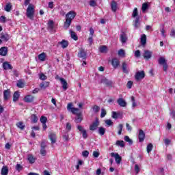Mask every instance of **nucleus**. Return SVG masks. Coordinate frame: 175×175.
Here are the masks:
<instances>
[{"mask_svg": "<svg viewBox=\"0 0 175 175\" xmlns=\"http://www.w3.org/2000/svg\"><path fill=\"white\" fill-rule=\"evenodd\" d=\"M76 17V12L74 11H70L66 15V21L64 22V28L65 29H68L69 27H70V24H72V21Z\"/></svg>", "mask_w": 175, "mask_h": 175, "instance_id": "nucleus-1", "label": "nucleus"}, {"mask_svg": "<svg viewBox=\"0 0 175 175\" xmlns=\"http://www.w3.org/2000/svg\"><path fill=\"white\" fill-rule=\"evenodd\" d=\"M35 14V6L32 4H29L27 9L26 16L30 20H33V15Z\"/></svg>", "mask_w": 175, "mask_h": 175, "instance_id": "nucleus-2", "label": "nucleus"}, {"mask_svg": "<svg viewBox=\"0 0 175 175\" xmlns=\"http://www.w3.org/2000/svg\"><path fill=\"white\" fill-rule=\"evenodd\" d=\"M159 65H163V70L164 72H167V68H169V66L167 65V63L166 62V59H165V57H159Z\"/></svg>", "mask_w": 175, "mask_h": 175, "instance_id": "nucleus-3", "label": "nucleus"}, {"mask_svg": "<svg viewBox=\"0 0 175 175\" xmlns=\"http://www.w3.org/2000/svg\"><path fill=\"white\" fill-rule=\"evenodd\" d=\"M144 77H146V73L143 70L137 72L135 75L136 81H142Z\"/></svg>", "mask_w": 175, "mask_h": 175, "instance_id": "nucleus-4", "label": "nucleus"}, {"mask_svg": "<svg viewBox=\"0 0 175 175\" xmlns=\"http://www.w3.org/2000/svg\"><path fill=\"white\" fill-rule=\"evenodd\" d=\"M41 149L40 150V154L42 155V157H46V154L47 152L46 151V147H47V144H46V142L42 141L40 144Z\"/></svg>", "mask_w": 175, "mask_h": 175, "instance_id": "nucleus-5", "label": "nucleus"}, {"mask_svg": "<svg viewBox=\"0 0 175 175\" xmlns=\"http://www.w3.org/2000/svg\"><path fill=\"white\" fill-rule=\"evenodd\" d=\"M110 155L111 157H112V158H115V161L118 165H120V163H121V161H122V157H121V156H120L118 153L111 152Z\"/></svg>", "mask_w": 175, "mask_h": 175, "instance_id": "nucleus-6", "label": "nucleus"}, {"mask_svg": "<svg viewBox=\"0 0 175 175\" xmlns=\"http://www.w3.org/2000/svg\"><path fill=\"white\" fill-rule=\"evenodd\" d=\"M98 126H99V120L98 118H96L95 122H94L90 126V131H96V129H98Z\"/></svg>", "mask_w": 175, "mask_h": 175, "instance_id": "nucleus-7", "label": "nucleus"}, {"mask_svg": "<svg viewBox=\"0 0 175 175\" xmlns=\"http://www.w3.org/2000/svg\"><path fill=\"white\" fill-rule=\"evenodd\" d=\"M49 139L51 142V144H55L57 143V135L54 133H51L49 135Z\"/></svg>", "mask_w": 175, "mask_h": 175, "instance_id": "nucleus-8", "label": "nucleus"}, {"mask_svg": "<svg viewBox=\"0 0 175 175\" xmlns=\"http://www.w3.org/2000/svg\"><path fill=\"white\" fill-rule=\"evenodd\" d=\"M138 139L139 140V143H143V142H144V139H146V133H144V131L142 129L139 130Z\"/></svg>", "mask_w": 175, "mask_h": 175, "instance_id": "nucleus-9", "label": "nucleus"}, {"mask_svg": "<svg viewBox=\"0 0 175 175\" xmlns=\"http://www.w3.org/2000/svg\"><path fill=\"white\" fill-rule=\"evenodd\" d=\"M77 129L79 130L80 132H81L82 133V136L84 139H87V137H88V134L87 133V131H85L83 126H81V125H78L77 126Z\"/></svg>", "mask_w": 175, "mask_h": 175, "instance_id": "nucleus-10", "label": "nucleus"}, {"mask_svg": "<svg viewBox=\"0 0 175 175\" xmlns=\"http://www.w3.org/2000/svg\"><path fill=\"white\" fill-rule=\"evenodd\" d=\"M151 57H152V52L148 50H145L144 51V58H145V59H150Z\"/></svg>", "mask_w": 175, "mask_h": 175, "instance_id": "nucleus-11", "label": "nucleus"}, {"mask_svg": "<svg viewBox=\"0 0 175 175\" xmlns=\"http://www.w3.org/2000/svg\"><path fill=\"white\" fill-rule=\"evenodd\" d=\"M111 65L113 66L114 69H117L120 66V60L117 58H113L111 60Z\"/></svg>", "mask_w": 175, "mask_h": 175, "instance_id": "nucleus-12", "label": "nucleus"}, {"mask_svg": "<svg viewBox=\"0 0 175 175\" xmlns=\"http://www.w3.org/2000/svg\"><path fill=\"white\" fill-rule=\"evenodd\" d=\"M79 58H82V59H87V53L84 51V49H81L78 53Z\"/></svg>", "mask_w": 175, "mask_h": 175, "instance_id": "nucleus-13", "label": "nucleus"}, {"mask_svg": "<svg viewBox=\"0 0 175 175\" xmlns=\"http://www.w3.org/2000/svg\"><path fill=\"white\" fill-rule=\"evenodd\" d=\"M59 80L62 83L64 91H66V90H68V82H66V80L64 78H59Z\"/></svg>", "mask_w": 175, "mask_h": 175, "instance_id": "nucleus-14", "label": "nucleus"}, {"mask_svg": "<svg viewBox=\"0 0 175 175\" xmlns=\"http://www.w3.org/2000/svg\"><path fill=\"white\" fill-rule=\"evenodd\" d=\"M0 55H2L3 57H6V55H8L7 46H3L0 49Z\"/></svg>", "mask_w": 175, "mask_h": 175, "instance_id": "nucleus-15", "label": "nucleus"}, {"mask_svg": "<svg viewBox=\"0 0 175 175\" xmlns=\"http://www.w3.org/2000/svg\"><path fill=\"white\" fill-rule=\"evenodd\" d=\"M122 69L123 73H126V75H128V73H129V69H128V64H126V62H123L122 64Z\"/></svg>", "mask_w": 175, "mask_h": 175, "instance_id": "nucleus-16", "label": "nucleus"}, {"mask_svg": "<svg viewBox=\"0 0 175 175\" xmlns=\"http://www.w3.org/2000/svg\"><path fill=\"white\" fill-rule=\"evenodd\" d=\"M4 100H8L10 98V90H6L3 92Z\"/></svg>", "mask_w": 175, "mask_h": 175, "instance_id": "nucleus-17", "label": "nucleus"}, {"mask_svg": "<svg viewBox=\"0 0 175 175\" xmlns=\"http://www.w3.org/2000/svg\"><path fill=\"white\" fill-rule=\"evenodd\" d=\"M34 97L32 95H27L25 96V102H27V103H31L33 102Z\"/></svg>", "mask_w": 175, "mask_h": 175, "instance_id": "nucleus-18", "label": "nucleus"}, {"mask_svg": "<svg viewBox=\"0 0 175 175\" xmlns=\"http://www.w3.org/2000/svg\"><path fill=\"white\" fill-rule=\"evenodd\" d=\"M120 40L122 43H126V41L128 40V36H126V33L122 32L120 34Z\"/></svg>", "mask_w": 175, "mask_h": 175, "instance_id": "nucleus-19", "label": "nucleus"}, {"mask_svg": "<svg viewBox=\"0 0 175 175\" xmlns=\"http://www.w3.org/2000/svg\"><path fill=\"white\" fill-rule=\"evenodd\" d=\"M111 9L112 10V12H117V9H118V7H117V2H116V1L113 0L111 2Z\"/></svg>", "mask_w": 175, "mask_h": 175, "instance_id": "nucleus-20", "label": "nucleus"}, {"mask_svg": "<svg viewBox=\"0 0 175 175\" xmlns=\"http://www.w3.org/2000/svg\"><path fill=\"white\" fill-rule=\"evenodd\" d=\"M117 102L119 106H120L121 107H126V102L124 101V98H119L118 99Z\"/></svg>", "mask_w": 175, "mask_h": 175, "instance_id": "nucleus-21", "label": "nucleus"}, {"mask_svg": "<svg viewBox=\"0 0 175 175\" xmlns=\"http://www.w3.org/2000/svg\"><path fill=\"white\" fill-rule=\"evenodd\" d=\"M3 68L5 70H9L13 69V66L10 65L8 62H5L3 64Z\"/></svg>", "mask_w": 175, "mask_h": 175, "instance_id": "nucleus-22", "label": "nucleus"}, {"mask_svg": "<svg viewBox=\"0 0 175 175\" xmlns=\"http://www.w3.org/2000/svg\"><path fill=\"white\" fill-rule=\"evenodd\" d=\"M27 160L29 161V163H35V161H36V157H33L32 154H28Z\"/></svg>", "mask_w": 175, "mask_h": 175, "instance_id": "nucleus-23", "label": "nucleus"}, {"mask_svg": "<svg viewBox=\"0 0 175 175\" xmlns=\"http://www.w3.org/2000/svg\"><path fill=\"white\" fill-rule=\"evenodd\" d=\"M16 87H18V88H24V87H25V83H24V81L21 79L18 80Z\"/></svg>", "mask_w": 175, "mask_h": 175, "instance_id": "nucleus-24", "label": "nucleus"}, {"mask_svg": "<svg viewBox=\"0 0 175 175\" xmlns=\"http://www.w3.org/2000/svg\"><path fill=\"white\" fill-rule=\"evenodd\" d=\"M59 44H61L62 49H66L69 46V42L68 41L63 40L61 42H59Z\"/></svg>", "mask_w": 175, "mask_h": 175, "instance_id": "nucleus-25", "label": "nucleus"}, {"mask_svg": "<svg viewBox=\"0 0 175 175\" xmlns=\"http://www.w3.org/2000/svg\"><path fill=\"white\" fill-rule=\"evenodd\" d=\"M0 38L4 42H8L9 39H10V36H9V34L8 33H5V34H1Z\"/></svg>", "mask_w": 175, "mask_h": 175, "instance_id": "nucleus-26", "label": "nucleus"}, {"mask_svg": "<svg viewBox=\"0 0 175 175\" xmlns=\"http://www.w3.org/2000/svg\"><path fill=\"white\" fill-rule=\"evenodd\" d=\"M48 29L49 31H53L54 29V21H49L48 22Z\"/></svg>", "mask_w": 175, "mask_h": 175, "instance_id": "nucleus-27", "label": "nucleus"}, {"mask_svg": "<svg viewBox=\"0 0 175 175\" xmlns=\"http://www.w3.org/2000/svg\"><path fill=\"white\" fill-rule=\"evenodd\" d=\"M100 83L103 84H106L107 85H111V81H109V79H106L105 77H103L100 80Z\"/></svg>", "mask_w": 175, "mask_h": 175, "instance_id": "nucleus-28", "label": "nucleus"}, {"mask_svg": "<svg viewBox=\"0 0 175 175\" xmlns=\"http://www.w3.org/2000/svg\"><path fill=\"white\" fill-rule=\"evenodd\" d=\"M146 43H147V36L146 34H143L141 37V44L145 46Z\"/></svg>", "mask_w": 175, "mask_h": 175, "instance_id": "nucleus-29", "label": "nucleus"}, {"mask_svg": "<svg viewBox=\"0 0 175 175\" xmlns=\"http://www.w3.org/2000/svg\"><path fill=\"white\" fill-rule=\"evenodd\" d=\"M9 173V168L7 166H3L1 169V175H8Z\"/></svg>", "mask_w": 175, "mask_h": 175, "instance_id": "nucleus-30", "label": "nucleus"}, {"mask_svg": "<svg viewBox=\"0 0 175 175\" xmlns=\"http://www.w3.org/2000/svg\"><path fill=\"white\" fill-rule=\"evenodd\" d=\"M81 121H83V118H81V115H80V113H77L75 122H76V124H80Z\"/></svg>", "mask_w": 175, "mask_h": 175, "instance_id": "nucleus-31", "label": "nucleus"}, {"mask_svg": "<svg viewBox=\"0 0 175 175\" xmlns=\"http://www.w3.org/2000/svg\"><path fill=\"white\" fill-rule=\"evenodd\" d=\"M19 98H20V93L18 92V91L15 92L13 95V101L17 102Z\"/></svg>", "mask_w": 175, "mask_h": 175, "instance_id": "nucleus-32", "label": "nucleus"}, {"mask_svg": "<svg viewBox=\"0 0 175 175\" xmlns=\"http://www.w3.org/2000/svg\"><path fill=\"white\" fill-rule=\"evenodd\" d=\"M50 83L45 81V82H42L40 84V88L43 89V90H46V88H47V87H49Z\"/></svg>", "mask_w": 175, "mask_h": 175, "instance_id": "nucleus-33", "label": "nucleus"}, {"mask_svg": "<svg viewBox=\"0 0 175 175\" xmlns=\"http://www.w3.org/2000/svg\"><path fill=\"white\" fill-rule=\"evenodd\" d=\"M100 53H103V54H106L107 53V46L103 45L99 47Z\"/></svg>", "mask_w": 175, "mask_h": 175, "instance_id": "nucleus-34", "label": "nucleus"}, {"mask_svg": "<svg viewBox=\"0 0 175 175\" xmlns=\"http://www.w3.org/2000/svg\"><path fill=\"white\" fill-rule=\"evenodd\" d=\"M116 145L118 147L124 148L125 147V142H124L122 140H117Z\"/></svg>", "mask_w": 175, "mask_h": 175, "instance_id": "nucleus-35", "label": "nucleus"}, {"mask_svg": "<svg viewBox=\"0 0 175 175\" xmlns=\"http://www.w3.org/2000/svg\"><path fill=\"white\" fill-rule=\"evenodd\" d=\"M31 119V122L33 124H36V122H38V121L39 120L38 118V116H36V114H32Z\"/></svg>", "mask_w": 175, "mask_h": 175, "instance_id": "nucleus-36", "label": "nucleus"}, {"mask_svg": "<svg viewBox=\"0 0 175 175\" xmlns=\"http://www.w3.org/2000/svg\"><path fill=\"white\" fill-rule=\"evenodd\" d=\"M70 33L71 35L72 39H73L74 40H77V39H79V38L77 37V34H76V32L70 30Z\"/></svg>", "mask_w": 175, "mask_h": 175, "instance_id": "nucleus-37", "label": "nucleus"}, {"mask_svg": "<svg viewBox=\"0 0 175 175\" xmlns=\"http://www.w3.org/2000/svg\"><path fill=\"white\" fill-rule=\"evenodd\" d=\"M16 126H18L21 131H24V129H25V125H24V123H23V122H18V123H16Z\"/></svg>", "mask_w": 175, "mask_h": 175, "instance_id": "nucleus-38", "label": "nucleus"}, {"mask_svg": "<svg viewBox=\"0 0 175 175\" xmlns=\"http://www.w3.org/2000/svg\"><path fill=\"white\" fill-rule=\"evenodd\" d=\"M139 20H140V18L139 17H136L135 18V21L134 23V27L135 29H137V28H139L140 23H139Z\"/></svg>", "mask_w": 175, "mask_h": 175, "instance_id": "nucleus-39", "label": "nucleus"}, {"mask_svg": "<svg viewBox=\"0 0 175 175\" xmlns=\"http://www.w3.org/2000/svg\"><path fill=\"white\" fill-rule=\"evenodd\" d=\"M98 133L100 135V136H103L105 133H106V129L104 127H99L98 128Z\"/></svg>", "mask_w": 175, "mask_h": 175, "instance_id": "nucleus-40", "label": "nucleus"}, {"mask_svg": "<svg viewBox=\"0 0 175 175\" xmlns=\"http://www.w3.org/2000/svg\"><path fill=\"white\" fill-rule=\"evenodd\" d=\"M38 59L40 61H46V53H42L38 55Z\"/></svg>", "mask_w": 175, "mask_h": 175, "instance_id": "nucleus-41", "label": "nucleus"}, {"mask_svg": "<svg viewBox=\"0 0 175 175\" xmlns=\"http://www.w3.org/2000/svg\"><path fill=\"white\" fill-rule=\"evenodd\" d=\"M124 140L127 142V143H129L130 146H132V144H133V141H132V139H131V138H129V136L128 135L124 136Z\"/></svg>", "mask_w": 175, "mask_h": 175, "instance_id": "nucleus-42", "label": "nucleus"}, {"mask_svg": "<svg viewBox=\"0 0 175 175\" xmlns=\"http://www.w3.org/2000/svg\"><path fill=\"white\" fill-rule=\"evenodd\" d=\"M118 55L119 57H125V51L124 49H120L118 51Z\"/></svg>", "mask_w": 175, "mask_h": 175, "instance_id": "nucleus-43", "label": "nucleus"}, {"mask_svg": "<svg viewBox=\"0 0 175 175\" xmlns=\"http://www.w3.org/2000/svg\"><path fill=\"white\" fill-rule=\"evenodd\" d=\"M122 128H124V125L122 124H120L118 126V135H121V133H122Z\"/></svg>", "mask_w": 175, "mask_h": 175, "instance_id": "nucleus-44", "label": "nucleus"}, {"mask_svg": "<svg viewBox=\"0 0 175 175\" xmlns=\"http://www.w3.org/2000/svg\"><path fill=\"white\" fill-rule=\"evenodd\" d=\"M106 114H107V112L106 111V109L104 108L101 109V113H100V118H103L104 117H106Z\"/></svg>", "mask_w": 175, "mask_h": 175, "instance_id": "nucleus-45", "label": "nucleus"}, {"mask_svg": "<svg viewBox=\"0 0 175 175\" xmlns=\"http://www.w3.org/2000/svg\"><path fill=\"white\" fill-rule=\"evenodd\" d=\"M138 14H139V12L137 11V8H134V10L132 14V17L133 18L137 17Z\"/></svg>", "mask_w": 175, "mask_h": 175, "instance_id": "nucleus-46", "label": "nucleus"}, {"mask_svg": "<svg viewBox=\"0 0 175 175\" xmlns=\"http://www.w3.org/2000/svg\"><path fill=\"white\" fill-rule=\"evenodd\" d=\"M92 109L94 113H99V110H100V107L98 105H94L92 107Z\"/></svg>", "mask_w": 175, "mask_h": 175, "instance_id": "nucleus-47", "label": "nucleus"}, {"mask_svg": "<svg viewBox=\"0 0 175 175\" xmlns=\"http://www.w3.org/2000/svg\"><path fill=\"white\" fill-rule=\"evenodd\" d=\"M5 12H10L12 10V5L10 3H8L5 5Z\"/></svg>", "mask_w": 175, "mask_h": 175, "instance_id": "nucleus-48", "label": "nucleus"}, {"mask_svg": "<svg viewBox=\"0 0 175 175\" xmlns=\"http://www.w3.org/2000/svg\"><path fill=\"white\" fill-rule=\"evenodd\" d=\"M152 144H149L147 146V152L149 154V152H151L152 151Z\"/></svg>", "mask_w": 175, "mask_h": 175, "instance_id": "nucleus-49", "label": "nucleus"}, {"mask_svg": "<svg viewBox=\"0 0 175 175\" xmlns=\"http://www.w3.org/2000/svg\"><path fill=\"white\" fill-rule=\"evenodd\" d=\"M40 121L42 124H46V122H47V118L45 116H42Z\"/></svg>", "mask_w": 175, "mask_h": 175, "instance_id": "nucleus-50", "label": "nucleus"}, {"mask_svg": "<svg viewBox=\"0 0 175 175\" xmlns=\"http://www.w3.org/2000/svg\"><path fill=\"white\" fill-rule=\"evenodd\" d=\"M142 12H144L145 10L148 9V4L147 3H144L142 4Z\"/></svg>", "mask_w": 175, "mask_h": 175, "instance_id": "nucleus-51", "label": "nucleus"}, {"mask_svg": "<svg viewBox=\"0 0 175 175\" xmlns=\"http://www.w3.org/2000/svg\"><path fill=\"white\" fill-rule=\"evenodd\" d=\"M89 5H90V6H92V8H94V6H96V1L90 0Z\"/></svg>", "mask_w": 175, "mask_h": 175, "instance_id": "nucleus-52", "label": "nucleus"}, {"mask_svg": "<svg viewBox=\"0 0 175 175\" xmlns=\"http://www.w3.org/2000/svg\"><path fill=\"white\" fill-rule=\"evenodd\" d=\"M63 139L64 142H69V134L68 133H65L63 135Z\"/></svg>", "mask_w": 175, "mask_h": 175, "instance_id": "nucleus-53", "label": "nucleus"}, {"mask_svg": "<svg viewBox=\"0 0 175 175\" xmlns=\"http://www.w3.org/2000/svg\"><path fill=\"white\" fill-rule=\"evenodd\" d=\"M131 102H132V107L135 108L136 107V102L135 101V97L133 96H132L131 97Z\"/></svg>", "mask_w": 175, "mask_h": 175, "instance_id": "nucleus-54", "label": "nucleus"}, {"mask_svg": "<svg viewBox=\"0 0 175 175\" xmlns=\"http://www.w3.org/2000/svg\"><path fill=\"white\" fill-rule=\"evenodd\" d=\"M40 80H47V76H46L43 73H41V74H40Z\"/></svg>", "mask_w": 175, "mask_h": 175, "instance_id": "nucleus-55", "label": "nucleus"}, {"mask_svg": "<svg viewBox=\"0 0 175 175\" xmlns=\"http://www.w3.org/2000/svg\"><path fill=\"white\" fill-rule=\"evenodd\" d=\"M82 155L83 157L87 158L88 155H90V152H88V150H84L83 152H82Z\"/></svg>", "mask_w": 175, "mask_h": 175, "instance_id": "nucleus-56", "label": "nucleus"}, {"mask_svg": "<svg viewBox=\"0 0 175 175\" xmlns=\"http://www.w3.org/2000/svg\"><path fill=\"white\" fill-rule=\"evenodd\" d=\"M72 106H73V104H72V103H70L68 104L67 109L68 110V111H72V109H73Z\"/></svg>", "mask_w": 175, "mask_h": 175, "instance_id": "nucleus-57", "label": "nucleus"}, {"mask_svg": "<svg viewBox=\"0 0 175 175\" xmlns=\"http://www.w3.org/2000/svg\"><path fill=\"white\" fill-rule=\"evenodd\" d=\"M0 21L1 23H3V24H5V23H6L7 20H6V17L5 16H1L0 17Z\"/></svg>", "mask_w": 175, "mask_h": 175, "instance_id": "nucleus-58", "label": "nucleus"}, {"mask_svg": "<svg viewBox=\"0 0 175 175\" xmlns=\"http://www.w3.org/2000/svg\"><path fill=\"white\" fill-rule=\"evenodd\" d=\"M132 85H133V82L132 81H128L126 86H127V88H129V90H131V88H132Z\"/></svg>", "mask_w": 175, "mask_h": 175, "instance_id": "nucleus-59", "label": "nucleus"}, {"mask_svg": "<svg viewBox=\"0 0 175 175\" xmlns=\"http://www.w3.org/2000/svg\"><path fill=\"white\" fill-rule=\"evenodd\" d=\"M112 118H114L115 120H117V118H118V115L117 114V112L112 111Z\"/></svg>", "mask_w": 175, "mask_h": 175, "instance_id": "nucleus-60", "label": "nucleus"}, {"mask_svg": "<svg viewBox=\"0 0 175 175\" xmlns=\"http://www.w3.org/2000/svg\"><path fill=\"white\" fill-rule=\"evenodd\" d=\"M105 124L107 125H109V126H111V125H113V122L111 121V120H105Z\"/></svg>", "mask_w": 175, "mask_h": 175, "instance_id": "nucleus-61", "label": "nucleus"}, {"mask_svg": "<svg viewBox=\"0 0 175 175\" xmlns=\"http://www.w3.org/2000/svg\"><path fill=\"white\" fill-rule=\"evenodd\" d=\"M77 111H79V108H72L71 113H72V114H76Z\"/></svg>", "mask_w": 175, "mask_h": 175, "instance_id": "nucleus-62", "label": "nucleus"}, {"mask_svg": "<svg viewBox=\"0 0 175 175\" xmlns=\"http://www.w3.org/2000/svg\"><path fill=\"white\" fill-rule=\"evenodd\" d=\"M135 171L136 172V173H139V172H140V167H139V165L136 164L135 165Z\"/></svg>", "mask_w": 175, "mask_h": 175, "instance_id": "nucleus-63", "label": "nucleus"}, {"mask_svg": "<svg viewBox=\"0 0 175 175\" xmlns=\"http://www.w3.org/2000/svg\"><path fill=\"white\" fill-rule=\"evenodd\" d=\"M141 54H140V51L139 50L135 51V56L137 58H139L140 57Z\"/></svg>", "mask_w": 175, "mask_h": 175, "instance_id": "nucleus-64", "label": "nucleus"}]
</instances>
